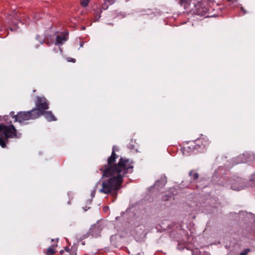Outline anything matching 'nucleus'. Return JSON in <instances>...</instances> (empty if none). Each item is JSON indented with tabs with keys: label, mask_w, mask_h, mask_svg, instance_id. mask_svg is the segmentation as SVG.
<instances>
[{
	"label": "nucleus",
	"mask_w": 255,
	"mask_h": 255,
	"mask_svg": "<svg viewBox=\"0 0 255 255\" xmlns=\"http://www.w3.org/2000/svg\"><path fill=\"white\" fill-rule=\"evenodd\" d=\"M60 254L61 255H69L70 250L68 247H65L64 250L60 251Z\"/></svg>",
	"instance_id": "obj_18"
},
{
	"label": "nucleus",
	"mask_w": 255,
	"mask_h": 255,
	"mask_svg": "<svg viewBox=\"0 0 255 255\" xmlns=\"http://www.w3.org/2000/svg\"><path fill=\"white\" fill-rule=\"evenodd\" d=\"M69 255H76V253L75 251H70Z\"/></svg>",
	"instance_id": "obj_26"
},
{
	"label": "nucleus",
	"mask_w": 255,
	"mask_h": 255,
	"mask_svg": "<svg viewBox=\"0 0 255 255\" xmlns=\"http://www.w3.org/2000/svg\"><path fill=\"white\" fill-rule=\"evenodd\" d=\"M68 61L75 63L76 62V60L74 58H70L68 59Z\"/></svg>",
	"instance_id": "obj_24"
},
{
	"label": "nucleus",
	"mask_w": 255,
	"mask_h": 255,
	"mask_svg": "<svg viewBox=\"0 0 255 255\" xmlns=\"http://www.w3.org/2000/svg\"><path fill=\"white\" fill-rule=\"evenodd\" d=\"M67 40L66 35L64 34H59L56 36L55 44L58 45L62 44L63 42Z\"/></svg>",
	"instance_id": "obj_13"
},
{
	"label": "nucleus",
	"mask_w": 255,
	"mask_h": 255,
	"mask_svg": "<svg viewBox=\"0 0 255 255\" xmlns=\"http://www.w3.org/2000/svg\"><path fill=\"white\" fill-rule=\"evenodd\" d=\"M8 142V141H6V140L4 138V137H3V136H1V134H0V146L2 148H5L6 146V143Z\"/></svg>",
	"instance_id": "obj_17"
},
{
	"label": "nucleus",
	"mask_w": 255,
	"mask_h": 255,
	"mask_svg": "<svg viewBox=\"0 0 255 255\" xmlns=\"http://www.w3.org/2000/svg\"><path fill=\"white\" fill-rule=\"evenodd\" d=\"M89 2V0H82L81 1V4L84 7L87 6L88 5Z\"/></svg>",
	"instance_id": "obj_20"
},
{
	"label": "nucleus",
	"mask_w": 255,
	"mask_h": 255,
	"mask_svg": "<svg viewBox=\"0 0 255 255\" xmlns=\"http://www.w3.org/2000/svg\"><path fill=\"white\" fill-rule=\"evenodd\" d=\"M189 175L193 179V180H196L199 178V174L198 173L192 170L190 171Z\"/></svg>",
	"instance_id": "obj_16"
},
{
	"label": "nucleus",
	"mask_w": 255,
	"mask_h": 255,
	"mask_svg": "<svg viewBox=\"0 0 255 255\" xmlns=\"http://www.w3.org/2000/svg\"><path fill=\"white\" fill-rule=\"evenodd\" d=\"M244 184V180L241 178H238L237 181L232 183L231 188L233 190L239 191L243 189L246 187Z\"/></svg>",
	"instance_id": "obj_9"
},
{
	"label": "nucleus",
	"mask_w": 255,
	"mask_h": 255,
	"mask_svg": "<svg viewBox=\"0 0 255 255\" xmlns=\"http://www.w3.org/2000/svg\"><path fill=\"white\" fill-rule=\"evenodd\" d=\"M33 18L38 20L39 18H40L41 17L39 15L37 16L36 14H35V15L33 16Z\"/></svg>",
	"instance_id": "obj_27"
},
{
	"label": "nucleus",
	"mask_w": 255,
	"mask_h": 255,
	"mask_svg": "<svg viewBox=\"0 0 255 255\" xmlns=\"http://www.w3.org/2000/svg\"><path fill=\"white\" fill-rule=\"evenodd\" d=\"M179 4L185 9L190 8L193 13L199 15H205L209 11L208 3L205 0H179Z\"/></svg>",
	"instance_id": "obj_2"
},
{
	"label": "nucleus",
	"mask_w": 255,
	"mask_h": 255,
	"mask_svg": "<svg viewBox=\"0 0 255 255\" xmlns=\"http://www.w3.org/2000/svg\"><path fill=\"white\" fill-rule=\"evenodd\" d=\"M93 11L96 19L95 20H98L100 18V14L102 12V10L100 8V5L99 4L96 3L93 6Z\"/></svg>",
	"instance_id": "obj_11"
},
{
	"label": "nucleus",
	"mask_w": 255,
	"mask_h": 255,
	"mask_svg": "<svg viewBox=\"0 0 255 255\" xmlns=\"http://www.w3.org/2000/svg\"><path fill=\"white\" fill-rule=\"evenodd\" d=\"M87 237H88V236H87V235H84V236H83V238H84V239H85V238H87Z\"/></svg>",
	"instance_id": "obj_31"
},
{
	"label": "nucleus",
	"mask_w": 255,
	"mask_h": 255,
	"mask_svg": "<svg viewBox=\"0 0 255 255\" xmlns=\"http://www.w3.org/2000/svg\"><path fill=\"white\" fill-rule=\"evenodd\" d=\"M57 245H52L51 247H49L46 251V255H53L55 253V250L54 249L55 247H57Z\"/></svg>",
	"instance_id": "obj_15"
},
{
	"label": "nucleus",
	"mask_w": 255,
	"mask_h": 255,
	"mask_svg": "<svg viewBox=\"0 0 255 255\" xmlns=\"http://www.w3.org/2000/svg\"><path fill=\"white\" fill-rule=\"evenodd\" d=\"M198 149L195 140L188 142L182 148V153L185 155H188L190 152Z\"/></svg>",
	"instance_id": "obj_8"
},
{
	"label": "nucleus",
	"mask_w": 255,
	"mask_h": 255,
	"mask_svg": "<svg viewBox=\"0 0 255 255\" xmlns=\"http://www.w3.org/2000/svg\"><path fill=\"white\" fill-rule=\"evenodd\" d=\"M96 194V189H95L91 193V197L92 198L94 197Z\"/></svg>",
	"instance_id": "obj_23"
},
{
	"label": "nucleus",
	"mask_w": 255,
	"mask_h": 255,
	"mask_svg": "<svg viewBox=\"0 0 255 255\" xmlns=\"http://www.w3.org/2000/svg\"><path fill=\"white\" fill-rule=\"evenodd\" d=\"M172 197V195H165L162 197V200L164 201H166L169 200V198H171Z\"/></svg>",
	"instance_id": "obj_21"
},
{
	"label": "nucleus",
	"mask_w": 255,
	"mask_h": 255,
	"mask_svg": "<svg viewBox=\"0 0 255 255\" xmlns=\"http://www.w3.org/2000/svg\"><path fill=\"white\" fill-rule=\"evenodd\" d=\"M2 18L0 17V32L2 31L3 26L5 23H7L10 25H13V27H9V29L11 31H15L17 29L18 26L16 21L18 20V16L15 12H13L11 14L6 16L4 22L2 20Z\"/></svg>",
	"instance_id": "obj_5"
},
{
	"label": "nucleus",
	"mask_w": 255,
	"mask_h": 255,
	"mask_svg": "<svg viewBox=\"0 0 255 255\" xmlns=\"http://www.w3.org/2000/svg\"><path fill=\"white\" fill-rule=\"evenodd\" d=\"M0 133L6 141H8V138H18L20 137V134L18 133L17 129L11 124L9 125L0 124Z\"/></svg>",
	"instance_id": "obj_3"
},
{
	"label": "nucleus",
	"mask_w": 255,
	"mask_h": 255,
	"mask_svg": "<svg viewBox=\"0 0 255 255\" xmlns=\"http://www.w3.org/2000/svg\"><path fill=\"white\" fill-rule=\"evenodd\" d=\"M84 211H86L87 210V209H85V208H84Z\"/></svg>",
	"instance_id": "obj_32"
},
{
	"label": "nucleus",
	"mask_w": 255,
	"mask_h": 255,
	"mask_svg": "<svg viewBox=\"0 0 255 255\" xmlns=\"http://www.w3.org/2000/svg\"><path fill=\"white\" fill-rule=\"evenodd\" d=\"M14 114H15V113L14 112H11L10 113V116H11L12 118L15 119L14 116H16V115H15Z\"/></svg>",
	"instance_id": "obj_25"
},
{
	"label": "nucleus",
	"mask_w": 255,
	"mask_h": 255,
	"mask_svg": "<svg viewBox=\"0 0 255 255\" xmlns=\"http://www.w3.org/2000/svg\"><path fill=\"white\" fill-rule=\"evenodd\" d=\"M45 116L46 119L49 122L55 121L56 120V118L53 115L51 111H44L43 115Z\"/></svg>",
	"instance_id": "obj_14"
},
{
	"label": "nucleus",
	"mask_w": 255,
	"mask_h": 255,
	"mask_svg": "<svg viewBox=\"0 0 255 255\" xmlns=\"http://www.w3.org/2000/svg\"><path fill=\"white\" fill-rule=\"evenodd\" d=\"M198 149L199 148L204 149L209 147L210 141L206 136L202 135L199 138L195 140Z\"/></svg>",
	"instance_id": "obj_7"
},
{
	"label": "nucleus",
	"mask_w": 255,
	"mask_h": 255,
	"mask_svg": "<svg viewBox=\"0 0 255 255\" xmlns=\"http://www.w3.org/2000/svg\"><path fill=\"white\" fill-rule=\"evenodd\" d=\"M250 252V249H246L240 253V255H248V253Z\"/></svg>",
	"instance_id": "obj_19"
},
{
	"label": "nucleus",
	"mask_w": 255,
	"mask_h": 255,
	"mask_svg": "<svg viewBox=\"0 0 255 255\" xmlns=\"http://www.w3.org/2000/svg\"><path fill=\"white\" fill-rule=\"evenodd\" d=\"M36 108H33V110L37 113L39 118L43 115L44 111L49 109V104L47 99L44 97H36V101L35 102Z\"/></svg>",
	"instance_id": "obj_4"
},
{
	"label": "nucleus",
	"mask_w": 255,
	"mask_h": 255,
	"mask_svg": "<svg viewBox=\"0 0 255 255\" xmlns=\"http://www.w3.org/2000/svg\"><path fill=\"white\" fill-rule=\"evenodd\" d=\"M59 241V239L57 238L55 240V239H51V242H54L56 241V242H58Z\"/></svg>",
	"instance_id": "obj_28"
},
{
	"label": "nucleus",
	"mask_w": 255,
	"mask_h": 255,
	"mask_svg": "<svg viewBox=\"0 0 255 255\" xmlns=\"http://www.w3.org/2000/svg\"><path fill=\"white\" fill-rule=\"evenodd\" d=\"M242 10L244 12V13H246V11L243 8V7H241Z\"/></svg>",
	"instance_id": "obj_29"
},
{
	"label": "nucleus",
	"mask_w": 255,
	"mask_h": 255,
	"mask_svg": "<svg viewBox=\"0 0 255 255\" xmlns=\"http://www.w3.org/2000/svg\"><path fill=\"white\" fill-rule=\"evenodd\" d=\"M108 6L106 4V3H104L103 4H102V6H100V8H101V9H104V10H106L108 8Z\"/></svg>",
	"instance_id": "obj_22"
},
{
	"label": "nucleus",
	"mask_w": 255,
	"mask_h": 255,
	"mask_svg": "<svg viewBox=\"0 0 255 255\" xmlns=\"http://www.w3.org/2000/svg\"><path fill=\"white\" fill-rule=\"evenodd\" d=\"M102 229L99 225H95L90 229V233L93 237H98L100 235Z\"/></svg>",
	"instance_id": "obj_10"
},
{
	"label": "nucleus",
	"mask_w": 255,
	"mask_h": 255,
	"mask_svg": "<svg viewBox=\"0 0 255 255\" xmlns=\"http://www.w3.org/2000/svg\"><path fill=\"white\" fill-rule=\"evenodd\" d=\"M118 151L116 146H113L111 155L108 158L107 162L99 170L102 172V177H109L105 179L102 183V188L99 192L106 194H111L117 198L118 191L121 188L123 182V178L128 173H132L133 162L129 158L121 157L118 163L117 159L119 155L116 154Z\"/></svg>",
	"instance_id": "obj_1"
},
{
	"label": "nucleus",
	"mask_w": 255,
	"mask_h": 255,
	"mask_svg": "<svg viewBox=\"0 0 255 255\" xmlns=\"http://www.w3.org/2000/svg\"><path fill=\"white\" fill-rule=\"evenodd\" d=\"M35 112L33 109L27 112H19L16 116H14L15 122H17L21 123L25 121L35 120L38 118V114Z\"/></svg>",
	"instance_id": "obj_6"
},
{
	"label": "nucleus",
	"mask_w": 255,
	"mask_h": 255,
	"mask_svg": "<svg viewBox=\"0 0 255 255\" xmlns=\"http://www.w3.org/2000/svg\"><path fill=\"white\" fill-rule=\"evenodd\" d=\"M84 45V42H80V46L81 47H82Z\"/></svg>",
	"instance_id": "obj_30"
},
{
	"label": "nucleus",
	"mask_w": 255,
	"mask_h": 255,
	"mask_svg": "<svg viewBox=\"0 0 255 255\" xmlns=\"http://www.w3.org/2000/svg\"><path fill=\"white\" fill-rule=\"evenodd\" d=\"M167 182L166 177L165 176H161L160 179L158 180L155 183V186L158 188H162L164 186Z\"/></svg>",
	"instance_id": "obj_12"
}]
</instances>
